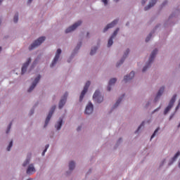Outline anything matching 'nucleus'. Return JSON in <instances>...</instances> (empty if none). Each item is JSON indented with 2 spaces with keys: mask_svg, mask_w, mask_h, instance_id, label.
I'll return each mask as SVG.
<instances>
[{
  "mask_svg": "<svg viewBox=\"0 0 180 180\" xmlns=\"http://www.w3.org/2000/svg\"><path fill=\"white\" fill-rule=\"evenodd\" d=\"M19 19V14H15L14 18H13V22L14 23H18V20Z\"/></svg>",
  "mask_w": 180,
  "mask_h": 180,
  "instance_id": "31",
  "label": "nucleus"
},
{
  "mask_svg": "<svg viewBox=\"0 0 180 180\" xmlns=\"http://www.w3.org/2000/svg\"><path fill=\"white\" fill-rule=\"evenodd\" d=\"M12 147H13V140H11L9 142V144H8V146L6 148V151H11Z\"/></svg>",
  "mask_w": 180,
  "mask_h": 180,
  "instance_id": "27",
  "label": "nucleus"
},
{
  "mask_svg": "<svg viewBox=\"0 0 180 180\" xmlns=\"http://www.w3.org/2000/svg\"><path fill=\"white\" fill-rule=\"evenodd\" d=\"M0 25H1V20H0Z\"/></svg>",
  "mask_w": 180,
  "mask_h": 180,
  "instance_id": "58",
  "label": "nucleus"
},
{
  "mask_svg": "<svg viewBox=\"0 0 180 180\" xmlns=\"http://www.w3.org/2000/svg\"><path fill=\"white\" fill-rule=\"evenodd\" d=\"M179 104L180 105V99H179Z\"/></svg>",
  "mask_w": 180,
  "mask_h": 180,
  "instance_id": "57",
  "label": "nucleus"
},
{
  "mask_svg": "<svg viewBox=\"0 0 180 180\" xmlns=\"http://www.w3.org/2000/svg\"><path fill=\"white\" fill-rule=\"evenodd\" d=\"M144 124H146V121H143L141 122V124H140V126L138 127V129H136V131H135V133H139V131H140V129H141L142 127H144Z\"/></svg>",
  "mask_w": 180,
  "mask_h": 180,
  "instance_id": "29",
  "label": "nucleus"
},
{
  "mask_svg": "<svg viewBox=\"0 0 180 180\" xmlns=\"http://www.w3.org/2000/svg\"><path fill=\"white\" fill-rule=\"evenodd\" d=\"M165 4H167V2L163 3V5H165Z\"/></svg>",
  "mask_w": 180,
  "mask_h": 180,
  "instance_id": "56",
  "label": "nucleus"
},
{
  "mask_svg": "<svg viewBox=\"0 0 180 180\" xmlns=\"http://www.w3.org/2000/svg\"><path fill=\"white\" fill-rule=\"evenodd\" d=\"M72 170L70 169L66 171L65 173V176H70L71 174H72Z\"/></svg>",
  "mask_w": 180,
  "mask_h": 180,
  "instance_id": "32",
  "label": "nucleus"
},
{
  "mask_svg": "<svg viewBox=\"0 0 180 180\" xmlns=\"http://www.w3.org/2000/svg\"><path fill=\"white\" fill-rule=\"evenodd\" d=\"M56 109H57V105H53L51 107L48 115L46 116V118L45 120V123L44 125V129H46V127L49 126V123H50V120H51V117H53V115H54Z\"/></svg>",
  "mask_w": 180,
  "mask_h": 180,
  "instance_id": "2",
  "label": "nucleus"
},
{
  "mask_svg": "<svg viewBox=\"0 0 180 180\" xmlns=\"http://www.w3.org/2000/svg\"><path fill=\"white\" fill-rule=\"evenodd\" d=\"M91 112L94 110V104L91 103Z\"/></svg>",
  "mask_w": 180,
  "mask_h": 180,
  "instance_id": "47",
  "label": "nucleus"
},
{
  "mask_svg": "<svg viewBox=\"0 0 180 180\" xmlns=\"http://www.w3.org/2000/svg\"><path fill=\"white\" fill-rule=\"evenodd\" d=\"M179 155H180V151L179 150V151L174 155V157L172 158V160L169 161V165H172V164H174V162H175V161H176V160H178V157H179Z\"/></svg>",
  "mask_w": 180,
  "mask_h": 180,
  "instance_id": "21",
  "label": "nucleus"
},
{
  "mask_svg": "<svg viewBox=\"0 0 180 180\" xmlns=\"http://www.w3.org/2000/svg\"><path fill=\"white\" fill-rule=\"evenodd\" d=\"M164 91H165V87L164 86L159 89L154 99L155 102H158V101H160V98H161V96H162V94H164Z\"/></svg>",
  "mask_w": 180,
  "mask_h": 180,
  "instance_id": "14",
  "label": "nucleus"
},
{
  "mask_svg": "<svg viewBox=\"0 0 180 180\" xmlns=\"http://www.w3.org/2000/svg\"><path fill=\"white\" fill-rule=\"evenodd\" d=\"M32 1L33 0H28V4H32Z\"/></svg>",
  "mask_w": 180,
  "mask_h": 180,
  "instance_id": "51",
  "label": "nucleus"
},
{
  "mask_svg": "<svg viewBox=\"0 0 180 180\" xmlns=\"http://www.w3.org/2000/svg\"><path fill=\"white\" fill-rule=\"evenodd\" d=\"M151 122V120H148V121H146V123H150Z\"/></svg>",
  "mask_w": 180,
  "mask_h": 180,
  "instance_id": "52",
  "label": "nucleus"
},
{
  "mask_svg": "<svg viewBox=\"0 0 180 180\" xmlns=\"http://www.w3.org/2000/svg\"><path fill=\"white\" fill-rule=\"evenodd\" d=\"M2 1H4V0H0V5H1V4H2Z\"/></svg>",
  "mask_w": 180,
  "mask_h": 180,
  "instance_id": "54",
  "label": "nucleus"
},
{
  "mask_svg": "<svg viewBox=\"0 0 180 180\" xmlns=\"http://www.w3.org/2000/svg\"><path fill=\"white\" fill-rule=\"evenodd\" d=\"M30 157L27 156L22 164V167L26 168L27 166L30 165Z\"/></svg>",
  "mask_w": 180,
  "mask_h": 180,
  "instance_id": "24",
  "label": "nucleus"
},
{
  "mask_svg": "<svg viewBox=\"0 0 180 180\" xmlns=\"http://www.w3.org/2000/svg\"><path fill=\"white\" fill-rule=\"evenodd\" d=\"M129 53H130V49H128L124 52V56H122L121 60L117 63V67H120V65H122V64L124 63V60H126V58L127 57V56H129Z\"/></svg>",
  "mask_w": 180,
  "mask_h": 180,
  "instance_id": "15",
  "label": "nucleus"
},
{
  "mask_svg": "<svg viewBox=\"0 0 180 180\" xmlns=\"http://www.w3.org/2000/svg\"><path fill=\"white\" fill-rule=\"evenodd\" d=\"M63 124H64V119L63 118V117H60L57 120V122L55 123L54 127L57 131H60Z\"/></svg>",
  "mask_w": 180,
  "mask_h": 180,
  "instance_id": "9",
  "label": "nucleus"
},
{
  "mask_svg": "<svg viewBox=\"0 0 180 180\" xmlns=\"http://www.w3.org/2000/svg\"><path fill=\"white\" fill-rule=\"evenodd\" d=\"M160 109H161V105H160L158 108L155 109V110L152 112V115H154V113H155V112H158V110H160Z\"/></svg>",
  "mask_w": 180,
  "mask_h": 180,
  "instance_id": "36",
  "label": "nucleus"
},
{
  "mask_svg": "<svg viewBox=\"0 0 180 180\" xmlns=\"http://www.w3.org/2000/svg\"><path fill=\"white\" fill-rule=\"evenodd\" d=\"M44 40H46V37H41L38 39L35 40L34 42L32 44H31V46H40V44H41V43H43Z\"/></svg>",
  "mask_w": 180,
  "mask_h": 180,
  "instance_id": "16",
  "label": "nucleus"
},
{
  "mask_svg": "<svg viewBox=\"0 0 180 180\" xmlns=\"http://www.w3.org/2000/svg\"><path fill=\"white\" fill-rule=\"evenodd\" d=\"M82 24V21L81 20L77 21V22L73 24L72 26L66 29L65 33H70L71 32H74V30H75L78 27V26H81Z\"/></svg>",
  "mask_w": 180,
  "mask_h": 180,
  "instance_id": "11",
  "label": "nucleus"
},
{
  "mask_svg": "<svg viewBox=\"0 0 180 180\" xmlns=\"http://www.w3.org/2000/svg\"><path fill=\"white\" fill-rule=\"evenodd\" d=\"M151 34H149V35L146 37V41L148 42V41H150V39H151Z\"/></svg>",
  "mask_w": 180,
  "mask_h": 180,
  "instance_id": "37",
  "label": "nucleus"
},
{
  "mask_svg": "<svg viewBox=\"0 0 180 180\" xmlns=\"http://www.w3.org/2000/svg\"><path fill=\"white\" fill-rule=\"evenodd\" d=\"M102 2L104 4L105 6L108 5V0H102Z\"/></svg>",
  "mask_w": 180,
  "mask_h": 180,
  "instance_id": "43",
  "label": "nucleus"
},
{
  "mask_svg": "<svg viewBox=\"0 0 180 180\" xmlns=\"http://www.w3.org/2000/svg\"><path fill=\"white\" fill-rule=\"evenodd\" d=\"M93 100L96 103H102L103 102V96L101 94V91L99 90H96L93 95Z\"/></svg>",
  "mask_w": 180,
  "mask_h": 180,
  "instance_id": "7",
  "label": "nucleus"
},
{
  "mask_svg": "<svg viewBox=\"0 0 180 180\" xmlns=\"http://www.w3.org/2000/svg\"><path fill=\"white\" fill-rule=\"evenodd\" d=\"M32 63V58H29L22 65L21 68V75H24L27 71V68L29 67V64Z\"/></svg>",
  "mask_w": 180,
  "mask_h": 180,
  "instance_id": "12",
  "label": "nucleus"
},
{
  "mask_svg": "<svg viewBox=\"0 0 180 180\" xmlns=\"http://www.w3.org/2000/svg\"><path fill=\"white\" fill-rule=\"evenodd\" d=\"M164 164H165V159H164V160L162 161V162H161L160 167H162V165H164Z\"/></svg>",
  "mask_w": 180,
  "mask_h": 180,
  "instance_id": "44",
  "label": "nucleus"
},
{
  "mask_svg": "<svg viewBox=\"0 0 180 180\" xmlns=\"http://www.w3.org/2000/svg\"><path fill=\"white\" fill-rule=\"evenodd\" d=\"M134 78V72L132 71L128 75L124 77V82H129V81Z\"/></svg>",
  "mask_w": 180,
  "mask_h": 180,
  "instance_id": "17",
  "label": "nucleus"
},
{
  "mask_svg": "<svg viewBox=\"0 0 180 180\" xmlns=\"http://www.w3.org/2000/svg\"><path fill=\"white\" fill-rule=\"evenodd\" d=\"M34 172H36V167H34V165L33 163H31L28 165L26 169V174L27 175H33Z\"/></svg>",
  "mask_w": 180,
  "mask_h": 180,
  "instance_id": "13",
  "label": "nucleus"
},
{
  "mask_svg": "<svg viewBox=\"0 0 180 180\" xmlns=\"http://www.w3.org/2000/svg\"><path fill=\"white\" fill-rule=\"evenodd\" d=\"M90 85H91V82L88 81L84 85V89L80 94V96L79 98V102H82V101H84V98H85V95H86V92H88V89L89 88Z\"/></svg>",
  "mask_w": 180,
  "mask_h": 180,
  "instance_id": "5",
  "label": "nucleus"
},
{
  "mask_svg": "<svg viewBox=\"0 0 180 180\" xmlns=\"http://www.w3.org/2000/svg\"><path fill=\"white\" fill-rule=\"evenodd\" d=\"M147 2V0H142V5H144Z\"/></svg>",
  "mask_w": 180,
  "mask_h": 180,
  "instance_id": "48",
  "label": "nucleus"
},
{
  "mask_svg": "<svg viewBox=\"0 0 180 180\" xmlns=\"http://www.w3.org/2000/svg\"><path fill=\"white\" fill-rule=\"evenodd\" d=\"M108 44V46H112V44H113V37H111L109 39Z\"/></svg>",
  "mask_w": 180,
  "mask_h": 180,
  "instance_id": "34",
  "label": "nucleus"
},
{
  "mask_svg": "<svg viewBox=\"0 0 180 180\" xmlns=\"http://www.w3.org/2000/svg\"><path fill=\"white\" fill-rule=\"evenodd\" d=\"M124 98V94H123L122 96H120L117 101H116V103L114 104L112 109H116V108H117V106H119V105H120L122 101H123V98Z\"/></svg>",
  "mask_w": 180,
  "mask_h": 180,
  "instance_id": "22",
  "label": "nucleus"
},
{
  "mask_svg": "<svg viewBox=\"0 0 180 180\" xmlns=\"http://www.w3.org/2000/svg\"><path fill=\"white\" fill-rule=\"evenodd\" d=\"M117 33H119V28H117L116 30L114 31L111 37H113V38L116 37V36L117 35Z\"/></svg>",
  "mask_w": 180,
  "mask_h": 180,
  "instance_id": "33",
  "label": "nucleus"
},
{
  "mask_svg": "<svg viewBox=\"0 0 180 180\" xmlns=\"http://www.w3.org/2000/svg\"><path fill=\"white\" fill-rule=\"evenodd\" d=\"M115 2H119V0H114Z\"/></svg>",
  "mask_w": 180,
  "mask_h": 180,
  "instance_id": "55",
  "label": "nucleus"
},
{
  "mask_svg": "<svg viewBox=\"0 0 180 180\" xmlns=\"http://www.w3.org/2000/svg\"><path fill=\"white\" fill-rule=\"evenodd\" d=\"M36 47H37V46H31L29 47V50L30 51H32V50H34V49H36Z\"/></svg>",
  "mask_w": 180,
  "mask_h": 180,
  "instance_id": "38",
  "label": "nucleus"
},
{
  "mask_svg": "<svg viewBox=\"0 0 180 180\" xmlns=\"http://www.w3.org/2000/svg\"><path fill=\"white\" fill-rule=\"evenodd\" d=\"M49 147H50V145L49 144H46L45 146V149L44 150H46V151H47V150H49Z\"/></svg>",
  "mask_w": 180,
  "mask_h": 180,
  "instance_id": "41",
  "label": "nucleus"
},
{
  "mask_svg": "<svg viewBox=\"0 0 180 180\" xmlns=\"http://www.w3.org/2000/svg\"><path fill=\"white\" fill-rule=\"evenodd\" d=\"M118 20H113L111 23L108 24L106 27L104 28V32L108 31V29H112L115 25H117Z\"/></svg>",
  "mask_w": 180,
  "mask_h": 180,
  "instance_id": "18",
  "label": "nucleus"
},
{
  "mask_svg": "<svg viewBox=\"0 0 180 180\" xmlns=\"http://www.w3.org/2000/svg\"><path fill=\"white\" fill-rule=\"evenodd\" d=\"M176 101V94H174L172 98H171L168 105L166 107L164 111V115H167L168 112L172 109L174 106V103H175V101Z\"/></svg>",
  "mask_w": 180,
  "mask_h": 180,
  "instance_id": "6",
  "label": "nucleus"
},
{
  "mask_svg": "<svg viewBox=\"0 0 180 180\" xmlns=\"http://www.w3.org/2000/svg\"><path fill=\"white\" fill-rule=\"evenodd\" d=\"M80 46H76L75 49H73V51L71 53V55L69 56V58L67 60V63H71L72 60H74L75 56L78 54V51H79Z\"/></svg>",
  "mask_w": 180,
  "mask_h": 180,
  "instance_id": "10",
  "label": "nucleus"
},
{
  "mask_svg": "<svg viewBox=\"0 0 180 180\" xmlns=\"http://www.w3.org/2000/svg\"><path fill=\"white\" fill-rule=\"evenodd\" d=\"M11 129H12V122H10L7 127L6 134H9V133H11Z\"/></svg>",
  "mask_w": 180,
  "mask_h": 180,
  "instance_id": "28",
  "label": "nucleus"
},
{
  "mask_svg": "<svg viewBox=\"0 0 180 180\" xmlns=\"http://www.w3.org/2000/svg\"><path fill=\"white\" fill-rule=\"evenodd\" d=\"M97 50H98V46H94L93 48V49H91V55L94 56V54H95V53H96Z\"/></svg>",
  "mask_w": 180,
  "mask_h": 180,
  "instance_id": "30",
  "label": "nucleus"
},
{
  "mask_svg": "<svg viewBox=\"0 0 180 180\" xmlns=\"http://www.w3.org/2000/svg\"><path fill=\"white\" fill-rule=\"evenodd\" d=\"M174 116H175V112L171 114L170 117H169V120H172V117H174Z\"/></svg>",
  "mask_w": 180,
  "mask_h": 180,
  "instance_id": "40",
  "label": "nucleus"
},
{
  "mask_svg": "<svg viewBox=\"0 0 180 180\" xmlns=\"http://www.w3.org/2000/svg\"><path fill=\"white\" fill-rule=\"evenodd\" d=\"M148 106H150V102H148L146 105V108H148Z\"/></svg>",
  "mask_w": 180,
  "mask_h": 180,
  "instance_id": "49",
  "label": "nucleus"
},
{
  "mask_svg": "<svg viewBox=\"0 0 180 180\" xmlns=\"http://www.w3.org/2000/svg\"><path fill=\"white\" fill-rule=\"evenodd\" d=\"M157 54H158V49H155L151 52L148 60L146 62L145 66L142 69V72H146V71H147V70L151 67V64L154 63V60Z\"/></svg>",
  "mask_w": 180,
  "mask_h": 180,
  "instance_id": "1",
  "label": "nucleus"
},
{
  "mask_svg": "<svg viewBox=\"0 0 180 180\" xmlns=\"http://www.w3.org/2000/svg\"><path fill=\"white\" fill-rule=\"evenodd\" d=\"M121 142H122V138H120V139H118L117 143H121Z\"/></svg>",
  "mask_w": 180,
  "mask_h": 180,
  "instance_id": "50",
  "label": "nucleus"
},
{
  "mask_svg": "<svg viewBox=\"0 0 180 180\" xmlns=\"http://www.w3.org/2000/svg\"><path fill=\"white\" fill-rule=\"evenodd\" d=\"M2 51V46H0V53Z\"/></svg>",
  "mask_w": 180,
  "mask_h": 180,
  "instance_id": "53",
  "label": "nucleus"
},
{
  "mask_svg": "<svg viewBox=\"0 0 180 180\" xmlns=\"http://www.w3.org/2000/svg\"><path fill=\"white\" fill-rule=\"evenodd\" d=\"M76 167H77V163H75V161L71 160L69 162L68 169H70V171H74Z\"/></svg>",
  "mask_w": 180,
  "mask_h": 180,
  "instance_id": "20",
  "label": "nucleus"
},
{
  "mask_svg": "<svg viewBox=\"0 0 180 180\" xmlns=\"http://www.w3.org/2000/svg\"><path fill=\"white\" fill-rule=\"evenodd\" d=\"M84 115H88V116L91 115V101H89L87 105L86 106Z\"/></svg>",
  "mask_w": 180,
  "mask_h": 180,
  "instance_id": "23",
  "label": "nucleus"
},
{
  "mask_svg": "<svg viewBox=\"0 0 180 180\" xmlns=\"http://www.w3.org/2000/svg\"><path fill=\"white\" fill-rule=\"evenodd\" d=\"M180 108V105L179 103H178L177 106L176 107V109H175V112H176V110H178V109H179Z\"/></svg>",
  "mask_w": 180,
  "mask_h": 180,
  "instance_id": "46",
  "label": "nucleus"
},
{
  "mask_svg": "<svg viewBox=\"0 0 180 180\" xmlns=\"http://www.w3.org/2000/svg\"><path fill=\"white\" fill-rule=\"evenodd\" d=\"M40 79H41V75H38V76L32 82L30 88L27 89L28 94L33 92V91L34 90V88H36V86H37V84H39V82H40Z\"/></svg>",
  "mask_w": 180,
  "mask_h": 180,
  "instance_id": "4",
  "label": "nucleus"
},
{
  "mask_svg": "<svg viewBox=\"0 0 180 180\" xmlns=\"http://www.w3.org/2000/svg\"><path fill=\"white\" fill-rule=\"evenodd\" d=\"M157 2V0H151L149 3L148 6L145 7V11H148V9L153 8L154 5H155V3Z\"/></svg>",
  "mask_w": 180,
  "mask_h": 180,
  "instance_id": "25",
  "label": "nucleus"
},
{
  "mask_svg": "<svg viewBox=\"0 0 180 180\" xmlns=\"http://www.w3.org/2000/svg\"><path fill=\"white\" fill-rule=\"evenodd\" d=\"M68 96V93H65L64 95L61 97L59 103H58V109H63L67 103V98Z\"/></svg>",
  "mask_w": 180,
  "mask_h": 180,
  "instance_id": "8",
  "label": "nucleus"
},
{
  "mask_svg": "<svg viewBox=\"0 0 180 180\" xmlns=\"http://www.w3.org/2000/svg\"><path fill=\"white\" fill-rule=\"evenodd\" d=\"M82 129V127L79 126L77 128V131H81V129Z\"/></svg>",
  "mask_w": 180,
  "mask_h": 180,
  "instance_id": "45",
  "label": "nucleus"
},
{
  "mask_svg": "<svg viewBox=\"0 0 180 180\" xmlns=\"http://www.w3.org/2000/svg\"><path fill=\"white\" fill-rule=\"evenodd\" d=\"M39 62V59H35L33 63H32V68L33 67H35L37 64V63Z\"/></svg>",
  "mask_w": 180,
  "mask_h": 180,
  "instance_id": "35",
  "label": "nucleus"
},
{
  "mask_svg": "<svg viewBox=\"0 0 180 180\" xmlns=\"http://www.w3.org/2000/svg\"><path fill=\"white\" fill-rule=\"evenodd\" d=\"M116 81H117V79H116V78H112V79H110L108 86L107 87V91L110 92V91L112 89V87H110V86H111V85H115V84H116Z\"/></svg>",
  "mask_w": 180,
  "mask_h": 180,
  "instance_id": "19",
  "label": "nucleus"
},
{
  "mask_svg": "<svg viewBox=\"0 0 180 180\" xmlns=\"http://www.w3.org/2000/svg\"><path fill=\"white\" fill-rule=\"evenodd\" d=\"M158 131H160V127H158L154 131L153 134H152V136H151V137H150V141H151V140H153V139L155 137V136H156V134L158 133Z\"/></svg>",
  "mask_w": 180,
  "mask_h": 180,
  "instance_id": "26",
  "label": "nucleus"
},
{
  "mask_svg": "<svg viewBox=\"0 0 180 180\" xmlns=\"http://www.w3.org/2000/svg\"><path fill=\"white\" fill-rule=\"evenodd\" d=\"M34 114V108H32L30 111V116Z\"/></svg>",
  "mask_w": 180,
  "mask_h": 180,
  "instance_id": "39",
  "label": "nucleus"
},
{
  "mask_svg": "<svg viewBox=\"0 0 180 180\" xmlns=\"http://www.w3.org/2000/svg\"><path fill=\"white\" fill-rule=\"evenodd\" d=\"M46 153H47V150H44L43 152H42V153H41L42 157H44Z\"/></svg>",
  "mask_w": 180,
  "mask_h": 180,
  "instance_id": "42",
  "label": "nucleus"
},
{
  "mask_svg": "<svg viewBox=\"0 0 180 180\" xmlns=\"http://www.w3.org/2000/svg\"><path fill=\"white\" fill-rule=\"evenodd\" d=\"M61 53H63L61 49H58L56 52L55 57L53 58V60L50 65L51 68H53V67H56V65H57V63H58V60H60V56H61Z\"/></svg>",
  "mask_w": 180,
  "mask_h": 180,
  "instance_id": "3",
  "label": "nucleus"
}]
</instances>
